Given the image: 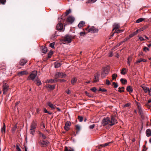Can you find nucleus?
Returning a JSON list of instances; mask_svg holds the SVG:
<instances>
[{"label": "nucleus", "instance_id": "16", "mask_svg": "<svg viewBox=\"0 0 151 151\" xmlns=\"http://www.w3.org/2000/svg\"><path fill=\"white\" fill-rule=\"evenodd\" d=\"M75 19L72 16H69L67 19V21L68 22L71 23H72L74 21Z\"/></svg>", "mask_w": 151, "mask_h": 151}, {"label": "nucleus", "instance_id": "11", "mask_svg": "<svg viewBox=\"0 0 151 151\" xmlns=\"http://www.w3.org/2000/svg\"><path fill=\"white\" fill-rule=\"evenodd\" d=\"M99 74L98 73L95 74L93 79V82L96 83L98 82L99 81Z\"/></svg>", "mask_w": 151, "mask_h": 151}, {"label": "nucleus", "instance_id": "24", "mask_svg": "<svg viewBox=\"0 0 151 151\" xmlns=\"http://www.w3.org/2000/svg\"><path fill=\"white\" fill-rule=\"evenodd\" d=\"M85 24V22L81 21L78 24V27L79 28H81L83 27Z\"/></svg>", "mask_w": 151, "mask_h": 151}, {"label": "nucleus", "instance_id": "41", "mask_svg": "<svg viewBox=\"0 0 151 151\" xmlns=\"http://www.w3.org/2000/svg\"><path fill=\"white\" fill-rule=\"evenodd\" d=\"M110 143V142H107L104 144L100 145V146H101L102 147H104L108 145Z\"/></svg>", "mask_w": 151, "mask_h": 151}, {"label": "nucleus", "instance_id": "46", "mask_svg": "<svg viewBox=\"0 0 151 151\" xmlns=\"http://www.w3.org/2000/svg\"><path fill=\"white\" fill-rule=\"evenodd\" d=\"M85 93L89 97H92V96L91 94L88 93L87 91H85Z\"/></svg>", "mask_w": 151, "mask_h": 151}, {"label": "nucleus", "instance_id": "64", "mask_svg": "<svg viewBox=\"0 0 151 151\" xmlns=\"http://www.w3.org/2000/svg\"><path fill=\"white\" fill-rule=\"evenodd\" d=\"M44 111L45 113H47L48 112V111L47 110V109L45 108L44 109Z\"/></svg>", "mask_w": 151, "mask_h": 151}, {"label": "nucleus", "instance_id": "25", "mask_svg": "<svg viewBox=\"0 0 151 151\" xmlns=\"http://www.w3.org/2000/svg\"><path fill=\"white\" fill-rule=\"evenodd\" d=\"M56 79H51L50 80H47L46 81V83H52L55 81H56Z\"/></svg>", "mask_w": 151, "mask_h": 151}, {"label": "nucleus", "instance_id": "42", "mask_svg": "<svg viewBox=\"0 0 151 151\" xmlns=\"http://www.w3.org/2000/svg\"><path fill=\"white\" fill-rule=\"evenodd\" d=\"M112 84L114 86V88H117L118 86V85L117 83L114 82L112 83Z\"/></svg>", "mask_w": 151, "mask_h": 151}, {"label": "nucleus", "instance_id": "21", "mask_svg": "<svg viewBox=\"0 0 151 151\" xmlns=\"http://www.w3.org/2000/svg\"><path fill=\"white\" fill-rule=\"evenodd\" d=\"M147 136V137H150L151 135V130L150 129H147L146 132Z\"/></svg>", "mask_w": 151, "mask_h": 151}, {"label": "nucleus", "instance_id": "60", "mask_svg": "<svg viewBox=\"0 0 151 151\" xmlns=\"http://www.w3.org/2000/svg\"><path fill=\"white\" fill-rule=\"evenodd\" d=\"M139 39L141 41L145 40L142 37H139Z\"/></svg>", "mask_w": 151, "mask_h": 151}, {"label": "nucleus", "instance_id": "61", "mask_svg": "<svg viewBox=\"0 0 151 151\" xmlns=\"http://www.w3.org/2000/svg\"><path fill=\"white\" fill-rule=\"evenodd\" d=\"M146 50H147L148 51H149V49L147 48V47H145L144 48V50L146 52Z\"/></svg>", "mask_w": 151, "mask_h": 151}, {"label": "nucleus", "instance_id": "58", "mask_svg": "<svg viewBox=\"0 0 151 151\" xmlns=\"http://www.w3.org/2000/svg\"><path fill=\"white\" fill-rule=\"evenodd\" d=\"M91 3H93L95 2L97 0H88Z\"/></svg>", "mask_w": 151, "mask_h": 151}, {"label": "nucleus", "instance_id": "43", "mask_svg": "<svg viewBox=\"0 0 151 151\" xmlns=\"http://www.w3.org/2000/svg\"><path fill=\"white\" fill-rule=\"evenodd\" d=\"M71 12V10L70 9L67 10L65 13V16H66L68 15Z\"/></svg>", "mask_w": 151, "mask_h": 151}, {"label": "nucleus", "instance_id": "51", "mask_svg": "<svg viewBox=\"0 0 151 151\" xmlns=\"http://www.w3.org/2000/svg\"><path fill=\"white\" fill-rule=\"evenodd\" d=\"M99 91H101L102 92H106L107 91L105 89H101V88H100L99 90Z\"/></svg>", "mask_w": 151, "mask_h": 151}, {"label": "nucleus", "instance_id": "5", "mask_svg": "<svg viewBox=\"0 0 151 151\" xmlns=\"http://www.w3.org/2000/svg\"><path fill=\"white\" fill-rule=\"evenodd\" d=\"M85 30L87 31L88 32H91L93 33H97L98 32V29L93 26L89 28V26L85 28Z\"/></svg>", "mask_w": 151, "mask_h": 151}, {"label": "nucleus", "instance_id": "1", "mask_svg": "<svg viewBox=\"0 0 151 151\" xmlns=\"http://www.w3.org/2000/svg\"><path fill=\"white\" fill-rule=\"evenodd\" d=\"M117 123V120L116 119L115 117L113 116H111V119L109 117L104 118L102 120V122L103 126L108 125L110 126H112Z\"/></svg>", "mask_w": 151, "mask_h": 151}, {"label": "nucleus", "instance_id": "7", "mask_svg": "<svg viewBox=\"0 0 151 151\" xmlns=\"http://www.w3.org/2000/svg\"><path fill=\"white\" fill-rule=\"evenodd\" d=\"M66 76V74L63 73L57 72L56 73L55 75V77L57 79L58 78H63Z\"/></svg>", "mask_w": 151, "mask_h": 151}, {"label": "nucleus", "instance_id": "53", "mask_svg": "<svg viewBox=\"0 0 151 151\" xmlns=\"http://www.w3.org/2000/svg\"><path fill=\"white\" fill-rule=\"evenodd\" d=\"M95 126V125L94 124H93L90 125L89 126V128L90 129H93L94 128Z\"/></svg>", "mask_w": 151, "mask_h": 151}, {"label": "nucleus", "instance_id": "31", "mask_svg": "<svg viewBox=\"0 0 151 151\" xmlns=\"http://www.w3.org/2000/svg\"><path fill=\"white\" fill-rule=\"evenodd\" d=\"M144 20H145V19H144L143 18H140L136 20V22L137 23H139L141 22H142V21H144Z\"/></svg>", "mask_w": 151, "mask_h": 151}, {"label": "nucleus", "instance_id": "55", "mask_svg": "<svg viewBox=\"0 0 151 151\" xmlns=\"http://www.w3.org/2000/svg\"><path fill=\"white\" fill-rule=\"evenodd\" d=\"M125 41H126L124 40V41L121 42L120 43H119L117 45V47H118L120 45H122L123 43V42Z\"/></svg>", "mask_w": 151, "mask_h": 151}, {"label": "nucleus", "instance_id": "59", "mask_svg": "<svg viewBox=\"0 0 151 151\" xmlns=\"http://www.w3.org/2000/svg\"><path fill=\"white\" fill-rule=\"evenodd\" d=\"M147 150V148L146 147V146L145 145H144L143 146V149L142 150V151H146V150Z\"/></svg>", "mask_w": 151, "mask_h": 151}, {"label": "nucleus", "instance_id": "52", "mask_svg": "<svg viewBox=\"0 0 151 151\" xmlns=\"http://www.w3.org/2000/svg\"><path fill=\"white\" fill-rule=\"evenodd\" d=\"M6 1V0H0V4H4Z\"/></svg>", "mask_w": 151, "mask_h": 151}, {"label": "nucleus", "instance_id": "4", "mask_svg": "<svg viewBox=\"0 0 151 151\" xmlns=\"http://www.w3.org/2000/svg\"><path fill=\"white\" fill-rule=\"evenodd\" d=\"M37 125V122L35 121H34L32 123L31 126H30V133L32 134H33L34 133L35 129L36 128V126Z\"/></svg>", "mask_w": 151, "mask_h": 151}, {"label": "nucleus", "instance_id": "33", "mask_svg": "<svg viewBox=\"0 0 151 151\" xmlns=\"http://www.w3.org/2000/svg\"><path fill=\"white\" fill-rule=\"evenodd\" d=\"M17 128V125H15L14 127L12 128V132L13 133H14L15 131H16V129Z\"/></svg>", "mask_w": 151, "mask_h": 151}, {"label": "nucleus", "instance_id": "19", "mask_svg": "<svg viewBox=\"0 0 151 151\" xmlns=\"http://www.w3.org/2000/svg\"><path fill=\"white\" fill-rule=\"evenodd\" d=\"M27 60L24 59H22L20 60V64L21 65H24L27 62Z\"/></svg>", "mask_w": 151, "mask_h": 151}, {"label": "nucleus", "instance_id": "13", "mask_svg": "<svg viewBox=\"0 0 151 151\" xmlns=\"http://www.w3.org/2000/svg\"><path fill=\"white\" fill-rule=\"evenodd\" d=\"M70 124V122L69 121L66 122L64 127V129L68 131L69 130Z\"/></svg>", "mask_w": 151, "mask_h": 151}, {"label": "nucleus", "instance_id": "23", "mask_svg": "<svg viewBox=\"0 0 151 151\" xmlns=\"http://www.w3.org/2000/svg\"><path fill=\"white\" fill-rule=\"evenodd\" d=\"M6 126L5 123H4L3 126L1 129V132L3 134H4L5 133Z\"/></svg>", "mask_w": 151, "mask_h": 151}, {"label": "nucleus", "instance_id": "40", "mask_svg": "<svg viewBox=\"0 0 151 151\" xmlns=\"http://www.w3.org/2000/svg\"><path fill=\"white\" fill-rule=\"evenodd\" d=\"M53 53V52L52 51H50L49 52L48 54V58H51L52 55Z\"/></svg>", "mask_w": 151, "mask_h": 151}, {"label": "nucleus", "instance_id": "36", "mask_svg": "<svg viewBox=\"0 0 151 151\" xmlns=\"http://www.w3.org/2000/svg\"><path fill=\"white\" fill-rule=\"evenodd\" d=\"M35 81L37 82V84L39 86V85H41V81H40V80L39 79H37Z\"/></svg>", "mask_w": 151, "mask_h": 151}, {"label": "nucleus", "instance_id": "28", "mask_svg": "<svg viewBox=\"0 0 151 151\" xmlns=\"http://www.w3.org/2000/svg\"><path fill=\"white\" fill-rule=\"evenodd\" d=\"M64 151H74V150L69 147H65L64 150Z\"/></svg>", "mask_w": 151, "mask_h": 151}, {"label": "nucleus", "instance_id": "35", "mask_svg": "<svg viewBox=\"0 0 151 151\" xmlns=\"http://www.w3.org/2000/svg\"><path fill=\"white\" fill-rule=\"evenodd\" d=\"M124 87H122L121 88L119 87V91H118L119 92H122L124 91Z\"/></svg>", "mask_w": 151, "mask_h": 151}, {"label": "nucleus", "instance_id": "39", "mask_svg": "<svg viewBox=\"0 0 151 151\" xmlns=\"http://www.w3.org/2000/svg\"><path fill=\"white\" fill-rule=\"evenodd\" d=\"M40 136L43 139H45L46 138V136L42 133L40 132Z\"/></svg>", "mask_w": 151, "mask_h": 151}, {"label": "nucleus", "instance_id": "47", "mask_svg": "<svg viewBox=\"0 0 151 151\" xmlns=\"http://www.w3.org/2000/svg\"><path fill=\"white\" fill-rule=\"evenodd\" d=\"M78 119L80 122H81L83 120V118L82 116H78Z\"/></svg>", "mask_w": 151, "mask_h": 151}, {"label": "nucleus", "instance_id": "62", "mask_svg": "<svg viewBox=\"0 0 151 151\" xmlns=\"http://www.w3.org/2000/svg\"><path fill=\"white\" fill-rule=\"evenodd\" d=\"M41 128L42 129H43L45 128V125L44 124H42L41 125Z\"/></svg>", "mask_w": 151, "mask_h": 151}, {"label": "nucleus", "instance_id": "57", "mask_svg": "<svg viewBox=\"0 0 151 151\" xmlns=\"http://www.w3.org/2000/svg\"><path fill=\"white\" fill-rule=\"evenodd\" d=\"M91 90L93 92H95L96 90V88L95 87H93L91 89Z\"/></svg>", "mask_w": 151, "mask_h": 151}, {"label": "nucleus", "instance_id": "18", "mask_svg": "<svg viewBox=\"0 0 151 151\" xmlns=\"http://www.w3.org/2000/svg\"><path fill=\"white\" fill-rule=\"evenodd\" d=\"M55 85H51L49 84H47L45 86L46 88H49L50 90H53L55 88Z\"/></svg>", "mask_w": 151, "mask_h": 151}, {"label": "nucleus", "instance_id": "17", "mask_svg": "<svg viewBox=\"0 0 151 151\" xmlns=\"http://www.w3.org/2000/svg\"><path fill=\"white\" fill-rule=\"evenodd\" d=\"M47 104L52 109H55L56 107V106L52 104L50 102H49L47 103Z\"/></svg>", "mask_w": 151, "mask_h": 151}, {"label": "nucleus", "instance_id": "38", "mask_svg": "<svg viewBox=\"0 0 151 151\" xmlns=\"http://www.w3.org/2000/svg\"><path fill=\"white\" fill-rule=\"evenodd\" d=\"M117 75L116 74H114L112 75V79L113 80L116 79V78L117 77Z\"/></svg>", "mask_w": 151, "mask_h": 151}, {"label": "nucleus", "instance_id": "6", "mask_svg": "<svg viewBox=\"0 0 151 151\" xmlns=\"http://www.w3.org/2000/svg\"><path fill=\"white\" fill-rule=\"evenodd\" d=\"M37 71H34L30 74L29 76L28 77L27 79L29 80L31 79L32 80H34L37 76Z\"/></svg>", "mask_w": 151, "mask_h": 151}, {"label": "nucleus", "instance_id": "49", "mask_svg": "<svg viewBox=\"0 0 151 151\" xmlns=\"http://www.w3.org/2000/svg\"><path fill=\"white\" fill-rule=\"evenodd\" d=\"M76 130H78V132L80 131V127L78 125H76Z\"/></svg>", "mask_w": 151, "mask_h": 151}, {"label": "nucleus", "instance_id": "48", "mask_svg": "<svg viewBox=\"0 0 151 151\" xmlns=\"http://www.w3.org/2000/svg\"><path fill=\"white\" fill-rule=\"evenodd\" d=\"M142 61V59L140 58V59H138L137 61L135 63H136V64L138 63H140Z\"/></svg>", "mask_w": 151, "mask_h": 151}, {"label": "nucleus", "instance_id": "44", "mask_svg": "<svg viewBox=\"0 0 151 151\" xmlns=\"http://www.w3.org/2000/svg\"><path fill=\"white\" fill-rule=\"evenodd\" d=\"M55 45V42H53L52 43H50V47H51L52 48H54V45Z\"/></svg>", "mask_w": 151, "mask_h": 151}, {"label": "nucleus", "instance_id": "20", "mask_svg": "<svg viewBox=\"0 0 151 151\" xmlns=\"http://www.w3.org/2000/svg\"><path fill=\"white\" fill-rule=\"evenodd\" d=\"M132 56H129L127 58V63L129 66H130V63L132 60Z\"/></svg>", "mask_w": 151, "mask_h": 151}, {"label": "nucleus", "instance_id": "15", "mask_svg": "<svg viewBox=\"0 0 151 151\" xmlns=\"http://www.w3.org/2000/svg\"><path fill=\"white\" fill-rule=\"evenodd\" d=\"M142 87L145 93H147L148 92L149 95L151 94L150 92H151V88L150 89H149L148 88L145 86H142Z\"/></svg>", "mask_w": 151, "mask_h": 151}, {"label": "nucleus", "instance_id": "37", "mask_svg": "<svg viewBox=\"0 0 151 151\" xmlns=\"http://www.w3.org/2000/svg\"><path fill=\"white\" fill-rule=\"evenodd\" d=\"M126 70V69L125 68H123L122 69V70L121 72V73L122 74H123V75L125 74L126 72H125V71Z\"/></svg>", "mask_w": 151, "mask_h": 151}, {"label": "nucleus", "instance_id": "9", "mask_svg": "<svg viewBox=\"0 0 151 151\" xmlns=\"http://www.w3.org/2000/svg\"><path fill=\"white\" fill-rule=\"evenodd\" d=\"M63 27V24L61 23H59L56 26L57 29L59 31H64Z\"/></svg>", "mask_w": 151, "mask_h": 151}, {"label": "nucleus", "instance_id": "8", "mask_svg": "<svg viewBox=\"0 0 151 151\" xmlns=\"http://www.w3.org/2000/svg\"><path fill=\"white\" fill-rule=\"evenodd\" d=\"M49 143V142L47 140L40 141L39 142L40 145L42 147H46Z\"/></svg>", "mask_w": 151, "mask_h": 151}, {"label": "nucleus", "instance_id": "32", "mask_svg": "<svg viewBox=\"0 0 151 151\" xmlns=\"http://www.w3.org/2000/svg\"><path fill=\"white\" fill-rule=\"evenodd\" d=\"M47 51V47H42V52L43 53H46Z\"/></svg>", "mask_w": 151, "mask_h": 151}, {"label": "nucleus", "instance_id": "27", "mask_svg": "<svg viewBox=\"0 0 151 151\" xmlns=\"http://www.w3.org/2000/svg\"><path fill=\"white\" fill-rule=\"evenodd\" d=\"M76 81L77 79L76 78H73L71 81V84L72 85H74L76 83Z\"/></svg>", "mask_w": 151, "mask_h": 151}, {"label": "nucleus", "instance_id": "45", "mask_svg": "<svg viewBox=\"0 0 151 151\" xmlns=\"http://www.w3.org/2000/svg\"><path fill=\"white\" fill-rule=\"evenodd\" d=\"M144 29L143 28H141L140 29H137L136 31L137 33H139V32H141L143 31L144 30Z\"/></svg>", "mask_w": 151, "mask_h": 151}, {"label": "nucleus", "instance_id": "2", "mask_svg": "<svg viewBox=\"0 0 151 151\" xmlns=\"http://www.w3.org/2000/svg\"><path fill=\"white\" fill-rule=\"evenodd\" d=\"M109 70V68L108 67L103 68L102 69L101 73V78H104L108 74Z\"/></svg>", "mask_w": 151, "mask_h": 151}, {"label": "nucleus", "instance_id": "12", "mask_svg": "<svg viewBox=\"0 0 151 151\" xmlns=\"http://www.w3.org/2000/svg\"><path fill=\"white\" fill-rule=\"evenodd\" d=\"M28 73L25 70L18 72L17 75L18 76H20L23 75H27L28 74Z\"/></svg>", "mask_w": 151, "mask_h": 151}, {"label": "nucleus", "instance_id": "22", "mask_svg": "<svg viewBox=\"0 0 151 151\" xmlns=\"http://www.w3.org/2000/svg\"><path fill=\"white\" fill-rule=\"evenodd\" d=\"M127 91L129 93H132L133 91V89L132 87L130 86H128L127 87Z\"/></svg>", "mask_w": 151, "mask_h": 151}, {"label": "nucleus", "instance_id": "26", "mask_svg": "<svg viewBox=\"0 0 151 151\" xmlns=\"http://www.w3.org/2000/svg\"><path fill=\"white\" fill-rule=\"evenodd\" d=\"M137 108L138 110H139V112L140 113V114H141L142 112V111L141 109V108L140 106V104L139 103H138L137 104Z\"/></svg>", "mask_w": 151, "mask_h": 151}, {"label": "nucleus", "instance_id": "34", "mask_svg": "<svg viewBox=\"0 0 151 151\" xmlns=\"http://www.w3.org/2000/svg\"><path fill=\"white\" fill-rule=\"evenodd\" d=\"M134 35H133V34L132 33V34H131L129 36V37L125 38L124 40H125L126 41H127L129 39L131 38L133 36H134Z\"/></svg>", "mask_w": 151, "mask_h": 151}, {"label": "nucleus", "instance_id": "10", "mask_svg": "<svg viewBox=\"0 0 151 151\" xmlns=\"http://www.w3.org/2000/svg\"><path fill=\"white\" fill-rule=\"evenodd\" d=\"M8 86L6 84H4L3 86V93L5 94L8 91Z\"/></svg>", "mask_w": 151, "mask_h": 151}, {"label": "nucleus", "instance_id": "29", "mask_svg": "<svg viewBox=\"0 0 151 151\" xmlns=\"http://www.w3.org/2000/svg\"><path fill=\"white\" fill-rule=\"evenodd\" d=\"M54 65L55 67L56 68L60 67L61 65L58 62H55Z\"/></svg>", "mask_w": 151, "mask_h": 151}, {"label": "nucleus", "instance_id": "3", "mask_svg": "<svg viewBox=\"0 0 151 151\" xmlns=\"http://www.w3.org/2000/svg\"><path fill=\"white\" fill-rule=\"evenodd\" d=\"M73 38L74 37L72 36L67 35L63 38V41L66 43H69L71 42Z\"/></svg>", "mask_w": 151, "mask_h": 151}, {"label": "nucleus", "instance_id": "50", "mask_svg": "<svg viewBox=\"0 0 151 151\" xmlns=\"http://www.w3.org/2000/svg\"><path fill=\"white\" fill-rule=\"evenodd\" d=\"M123 31V30L118 29L117 30L115 31L114 33H119L122 32Z\"/></svg>", "mask_w": 151, "mask_h": 151}, {"label": "nucleus", "instance_id": "14", "mask_svg": "<svg viewBox=\"0 0 151 151\" xmlns=\"http://www.w3.org/2000/svg\"><path fill=\"white\" fill-rule=\"evenodd\" d=\"M113 30H115V31L117 30L120 27V25L118 23H115L113 25Z\"/></svg>", "mask_w": 151, "mask_h": 151}, {"label": "nucleus", "instance_id": "56", "mask_svg": "<svg viewBox=\"0 0 151 151\" xmlns=\"http://www.w3.org/2000/svg\"><path fill=\"white\" fill-rule=\"evenodd\" d=\"M106 84L107 85H109L111 84L110 81L108 80H106Z\"/></svg>", "mask_w": 151, "mask_h": 151}, {"label": "nucleus", "instance_id": "30", "mask_svg": "<svg viewBox=\"0 0 151 151\" xmlns=\"http://www.w3.org/2000/svg\"><path fill=\"white\" fill-rule=\"evenodd\" d=\"M120 81L123 84H125L127 83V81L126 79L121 78L120 79Z\"/></svg>", "mask_w": 151, "mask_h": 151}, {"label": "nucleus", "instance_id": "54", "mask_svg": "<svg viewBox=\"0 0 151 151\" xmlns=\"http://www.w3.org/2000/svg\"><path fill=\"white\" fill-rule=\"evenodd\" d=\"M86 34V32H82L80 33V35L81 36H84Z\"/></svg>", "mask_w": 151, "mask_h": 151}, {"label": "nucleus", "instance_id": "63", "mask_svg": "<svg viewBox=\"0 0 151 151\" xmlns=\"http://www.w3.org/2000/svg\"><path fill=\"white\" fill-rule=\"evenodd\" d=\"M137 33H138L137 32V31H135V32H134L133 33H132L133 35L134 36L136 35Z\"/></svg>", "mask_w": 151, "mask_h": 151}]
</instances>
